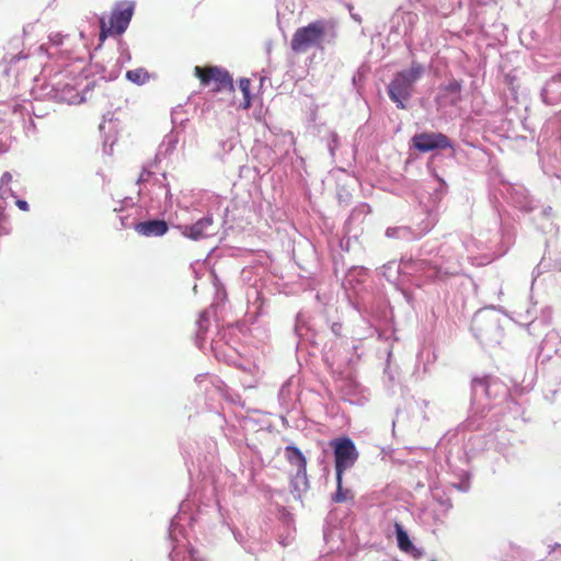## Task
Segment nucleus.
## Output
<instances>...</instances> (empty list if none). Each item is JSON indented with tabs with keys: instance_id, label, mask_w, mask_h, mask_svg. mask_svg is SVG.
<instances>
[{
	"instance_id": "6",
	"label": "nucleus",
	"mask_w": 561,
	"mask_h": 561,
	"mask_svg": "<svg viewBox=\"0 0 561 561\" xmlns=\"http://www.w3.org/2000/svg\"><path fill=\"white\" fill-rule=\"evenodd\" d=\"M41 48L45 49L49 57H57L61 59L78 58L77 51L71 45V38L68 34L59 32L50 33L47 46L43 45Z\"/></svg>"
},
{
	"instance_id": "21",
	"label": "nucleus",
	"mask_w": 561,
	"mask_h": 561,
	"mask_svg": "<svg viewBox=\"0 0 561 561\" xmlns=\"http://www.w3.org/2000/svg\"><path fill=\"white\" fill-rule=\"evenodd\" d=\"M15 205L18 206L19 209H21L23 211H27L30 209L27 202L23 201V199H18L15 202Z\"/></svg>"
},
{
	"instance_id": "17",
	"label": "nucleus",
	"mask_w": 561,
	"mask_h": 561,
	"mask_svg": "<svg viewBox=\"0 0 561 561\" xmlns=\"http://www.w3.org/2000/svg\"><path fill=\"white\" fill-rule=\"evenodd\" d=\"M450 142H413L414 149L420 152H427L437 148L445 149Z\"/></svg>"
},
{
	"instance_id": "13",
	"label": "nucleus",
	"mask_w": 561,
	"mask_h": 561,
	"mask_svg": "<svg viewBox=\"0 0 561 561\" xmlns=\"http://www.w3.org/2000/svg\"><path fill=\"white\" fill-rule=\"evenodd\" d=\"M396 534H397V540H398V547L401 551L410 553L413 550H415V547L411 542L409 535L403 529V527L399 524H394Z\"/></svg>"
},
{
	"instance_id": "22",
	"label": "nucleus",
	"mask_w": 561,
	"mask_h": 561,
	"mask_svg": "<svg viewBox=\"0 0 561 561\" xmlns=\"http://www.w3.org/2000/svg\"><path fill=\"white\" fill-rule=\"evenodd\" d=\"M11 179H12V175L9 172H5V173H3L2 178H1V182L2 183L10 182Z\"/></svg>"
},
{
	"instance_id": "7",
	"label": "nucleus",
	"mask_w": 561,
	"mask_h": 561,
	"mask_svg": "<svg viewBox=\"0 0 561 561\" xmlns=\"http://www.w3.org/2000/svg\"><path fill=\"white\" fill-rule=\"evenodd\" d=\"M541 99L545 104L559 107L556 115L561 122V75L552 77L546 83L541 91Z\"/></svg>"
},
{
	"instance_id": "2",
	"label": "nucleus",
	"mask_w": 561,
	"mask_h": 561,
	"mask_svg": "<svg viewBox=\"0 0 561 561\" xmlns=\"http://www.w3.org/2000/svg\"><path fill=\"white\" fill-rule=\"evenodd\" d=\"M335 35L334 23L318 20L298 28L291 38L290 46L295 53L302 54L312 47H320L323 42H331Z\"/></svg>"
},
{
	"instance_id": "9",
	"label": "nucleus",
	"mask_w": 561,
	"mask_h": 561,
	"mask_svg": "<svg viewBox=\"0 0 561 561\" xmlns=\"http://www.w3.org/2000/svg\"><path fill=\"white\" fill-rule=\"evenodd\" d=\"M285 457L296 468V477L307 480V459L301 450L293 445L286 446Z\"/></svg>"
},
{
	"instance_id": "15",
	"label": "nucleus",
	"mask_w": 561,
	"mask_h": 561,
	"mask_svg": "<svg viewBox=\"0 0 561 561\" xmlns=\"http://www.w3.org/2000/svg\"><path fill=\"white\" fill-rule=\"evenodd\" d=\"M126 78L133 83H136L138 85H141L146 83L149 79V73L144 68H137L134 70H128L126 72Z\"/></svg>"
},
{
	"instance_id": "3",
	"label": "nucleus",
	"mask_w": 561,
	"mask_h": 561,
	"mask_svg": "<svg viewBox=\"0 0 561 561\" xmlns=\"http://www.w3.org/2000/svg\"><path fill=\"white\" fill-rule=\"evenodd\" d=\"M426 72V67L423 64L413 61L411 66L397 72L388 85V95L399 108H405V101H408L414 91V85L419 82Z\"/></svg>"
},
{
	"instance_id": "14",
	"label": "nucleus",
	"mask_w": 561,
	"mask_h": 561,
	"mask_svg": "<svg viewBox=\"0 0 561 561\" xmlns=\"http://www.w3.org/2000/svg\"><path fill=\"white\" fill-rule=\"evenodd\" d=\"M116 47L118 53L116 62L121 66L129 62L131 60V55L128 45L122 38H116Z\"/></svg>"
},
{
	"instance_id": "20",
	"label": "nucleus",
	"mask_w": 561,
	"mask_h": 561,
	"mask_svg": "<svg viewBox=\"0 0 561 561\" xmlns=\"http://www.w3.org/2000/svg\"><path fill=\"white\" fill-rule=\"evenodd\" d=\"M345 7L347 8V10H348V12H350L351 18H352L355 22H357V23H362V18H360V15H359V14H357V13H354V7H353L351 3H348V2H346V3H345Z\"/></svg>"
},
{
	"instance_id": "12",
	"label": "nucleus",
	"mask_w": 561,
	"mask_h": 561,
	"mask_svg": "<svg viewBox=\"0 0 561 561\" xmlns=\"http://www.w3.org/2000/svg\"><path fill=\"white\" fill-rule=\"evenodd\" d=\"M101 136L105 140H115L121 136V123L117 118L113 116L104 117L102 123L99 126Z\"/></svg>"
},
{
	"instance_id": "4",
	"label": "nucleus",
	"mask_w": 561,
	"mask_h": 561,
	"mask_svg": "<svg viewBox=\"0 0 561 561\" xmlns=\"http://www.w3.org/2000/svg\"><path fill=\"white\" fill-rule=\"evenodd\" d=\"M330 446L333 448L336 480L343 479V473L356 462L358 451L348 437L335 438Z\"/></svg>"
},
{
	"instance_id": "1",
	"label": "nucleus",
	"mask_w": 561,
	"mask_h": 561,
	"mask_svg": "<svg viewBox=\"0 0 561 561\" xmlns=\"http://www.w3.org/2000/svg\"><path fill=\"white\" fill-rule=\"evenodd\" d=\"M135 10V2L123 0L116 2L112 9L108 21L104 16L98 18L96 14L87 16V22L91 24L92 30L89 31L81 23L79 25L80 38L85 41L88 36L94 35L98 26L99 32V46H101L108 36H119L127 30Z\"/></svg>"
},
{
	"instance_id": "10",
	"label": "nucleus",
	"mask_w": 561,
	"mask_h": 561,
	"mask_svg": "<svg viewBox=\"0 0 561 561\" xmlns=\"http://www.w3.org/2000/svg\"><path fill=\"white\" fill-rule=\"evenodd\" d=\"M214 224L211 217H205L197 220L195 224L185 226L183 228V234L192 240H199L209 236L208 229Z\"/></svg>"
},
{
	"instance_id": "5",
	"label": "nucleus",
	"mask_w": 561,
	"mask_h": 561,
	"mask_svg": "<svg viewBox=\"0 0 561 561\" xmlns=\"http://www.w3.org/2000/svg\"><path fill=\"white\" fill-rule=\"evenodd\" d=\"M194 71L201 79L202 84L213 85V89L216 91H231L233 89L232 78L224 68L214 66L203 69L196 66Z\"/></svg>"
},
{
	"instance_id": "16",
	"label": "nucleus",
	"mask_w": 561,
	"mask_h": 561,
	"mask_svg": "<svg viewBox=\"0 0 561 561\" xmlns=\"http://www.w3.org/2000/svg\"><path fill=\"white\" fill-rule=\"evenodd\" d=\"M353 499V493L350 489L342 486V479L336 480V492L333 494L332 500L335 503H343Z\"/></svg>"
},
{
	"instance_id": "8",
	"label": "nucleus",
	"mask_w": 561,
	"mask_h": 561,
	"mask_svg": "<svg viewBox=\"0 0 561 561\" xmlns=\"http://www.w3.org/2000/svg\"><path fill=\"white\" fill-rule=\"evenodd\" d=\"M461 85L457 80H451L447 84L439 87L436 103L439 107L454 105L460 99Z\"/></svg>"
},
{
	"instance_id": "19",
	"label": "nucleus",
	"mask_w": 561,
	"mask_h": 561,
	"mask_svg": "<svg viewBox=\"0 0 561 561\" xmlns=\"http://www.w3.org/2000/svg\"><path fill=\"white\" fill-rule=\"evenodd\" d=\"M239 85H240V89L244 95V100H245V107H249L250 106V99H249V94H250V85H251V82L249 79L247 78H242L239 82Z\"/></svg>"
},
{
	"instance_id": "11",
	"label": "nucleus",
	"mask_w": 561,
	"mask_h": 561,
	"mask_svg": "<svg viewBox=\"0 0 561 561\" xmlns=\"http://www.w3.org/2000/svg\"><path fill=\"white\" fill-rule=\"evenodd\" d=\"M135 230L146 237H160L168 231V224L160 219L141 221L135 226Z\"/></svg>"
},
{
	"instance_id": "18",
	"label": "nucleus",
	"mask_w": 561,
	"mask_h": 561,
	"mask_svg": "<svg viewBox=\"0 0 561 561\" xmlns=\"http://www.w3.org/2000/svg\"><path fill=\"white\" fill-rule=\"evenodd\" d=\"M410 140L419 141V140H448V139L443 134L422 133V134H415Z\"/></svg>"
}]
</instances>
